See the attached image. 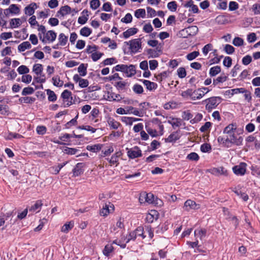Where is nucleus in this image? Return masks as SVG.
Segmentation results:
<instances>
[{"label": "nucleus", "instance_id": "obj_1", "mask_svg": "<svg viewBox=\"0 0 260 260\" xmlns=\"http://www.w3.org/2000/svg\"><path fill=\"white\" fill-rule=\"evenodd\" d=\"M243 138L241 136L237 137L235 133H233L226 137L219 136L217 138L218 142L222 146L229 148L232 145L240 146L242 145Z\"/></svg>", "mask_w": 260, "mask_h": 260}, {"label": "nucleus", "instance_id": "obj_2", "mask_svg": "<svg viewBox=\"0 0 260 260\" xmlns=\"http://www.w3.org/2000/svg\"><path fill=\"white\" fill-rule=\"evenodd\" d=\"M221 102V98L219 96H212L203 101L206 104L205 109L208 112H211L215 109Z\"/></svg>", "mask_w": 260, "mask_h": 260}, {"label": "nucleus", "instance_id": "obj_3", "mask_svg": "<svg viewBox=\"0 0 260 260\" xmlns=\"http://www.w3.org/2000/svg\"><path fill=\"white\" fill-rule=\"evenodd\" d=\"M43 67L42 64L36 63L33 66L32 71L38 76L37 78V82L39 83H44L46 81V77L43 74Z\"/></svg>", "mask_w": 260, "mask_h": 260}, {"label": "nucleus", "instance_id": "obj_4", "mask_svg": "<svg viewBox=\"0 0 260 260\" xmlns=\"http://www.w3.org/2000/svg\"><path fill=\"white\" fill-rule=\"evenodd\" d=\"M129 46V49L133 53H136L141 48V41L140 39L132 40L128 42H125Z\"/></svg>", "mask_w": 260, "mask_h": 260}, {"label": "nucleus", "instance_id": "obj_5", "mask_svg": "<svg viewBox=\"0 0 260 260\" xmlns=\"http://www.w3.org/2000/svg\"><path fill=\"white\" fill-rule=\"evenodd\" d=\"M39 35L40 39L44 43H46L47 41L53 42L55 40L56 38V34L53 30L47 31L44 35V37H42V34L40 32Z\"/></svg>", "mask_w": 260, "mask_h": 260}, {"label": "nucleus", "instance_id": "obj_6", "mask_svg": "<svg viewBox=\"0 0 260 260\" xmlns=\"http://www.w3.org/2000/svg\"><path fill=\"white\" fill-rule=\"evenodd\" d=\"M14 222L15 221L12 222L11 213H7L5 215L0 216V226L4 225L5 223H6L5 228H3V229L11 226Z\"/></svg>", "mask_w": 260, "mask_h": 260}, {"label": "nucleus", "instance_id": "obj_7", "mask_svg": "<svg viewBox=\"0 0 260 260\" xmlns=\"http://www.w3.org/2000/svg\"><path fill=\"white\" fill-rule=\"evenodd\" d=\"M154 201V196L151 193L142 192L140 194L139 202L141 204H152Z\"/></svg>", "mask_w": 260, "mask_h": 260}, {"label": "nucleus", "instance_id": "obj_8", "mask_svg": "<svg viewBox=\"0 0 260 260\" xmlns=\"http://www.w3.org/2000/svg\"><path fill=\"white\" fill-rule=\"evenodd\" d=\"M247 165L245 162H241L233 168V171L236 175L243 176L245 174L246 170Z\"/></svg>", "mask_w": 260, "mask_h": 260}, {"label": "nucleus", "instance_id": "obj_9", "mask_svg": "<svg viewBox=\"0 0 260 260\" xmlns=\"http://www.w3.org/2000/svg\"><path fill=\"white\" fill-rule=\"evenodd\" d=\"M104 98L109 101L119 102L122 99L121 95L116 94L112 91H108L104 95Z\"/></svg>", "mask_w": 260, "mask_h": 260}, {"label": "nucleus", "instance_id": "obj_10", "mask_svg": "<svg viewBox=\"0 0 260 260\" xmlns=\"http://www.w3.org/2000/svg\"><path fill=\"white\" fill-rule=\"evenodd\" d=\"M71 91L66 89L64 90L61 94V97L63 99L64 102L66 103L65 107H69L72 104V97Z\"/></svg>", "mask_w": 260, "mask_h": 260}, {"label": "nucleus", "instance_id": "obj_11", "mask_svg": "<svg viewBox=\"0 0 260 260\" xmlns=\"http://www.w3.org/2000/svg\"><path fill=\"white\" fill-rule=\"evenodd\" d=\"M128 156L132 159L140 157L142 155L141 150L138 147L128 149L127 152Z\"/></svg>", "mask_w": 260, "mask_h": 260}, {"label": "nucleus", "instance_id": "obj_12", "mask_svg": "<svg viewBox=\"0 0 260 260\" xmlns=\"http://www.w3.org/2000/svg\"><path fill=\"white\" fill-rule=\"evenodd\" d=\"M210 172L215 176L223 175L227 176L228 175V171L222 167L213 168L210 171Z\"/></svg>", "mask_w": 260, "mask_h": 260}, {"label": "nucleus", "instance_id": "obj_13", "mask_svg": "<svg viewBox=\"0 0 260 260\" xmlns=\"http://www.w3.org/2000/svg\"><path fill=\"white\" fill-rule=\"evenodd\" d=\"M183 208L186 211H189L191 209H197L199 208V205L191 200H187L185 203Z\"/></svg>", "mask_w": 260, "mask_h": 260}, {"label": "nucleus", "instance_id": "obj_14", "mask_svg": "<svg viewBox=\"0 0 260 260\" xmlns=\"http://www.w3.org/2000/svg\"><path fill=\"white\" fill-rule=\"evenodd\" d=\"M237 126L235 123H231L227 125L223 129V133L229 136L236 132Z\"/></svg>", "mask_w": 260, "mask_h": 260}, {"label": "nucleus", "instance_id": "obj_15", "mask_svg": "<svg viewBox=\"0 0 260 260\" xmlns=\"http://www.w3.org/2000/svg\"><path fill=\"white\" fill-rule=\"evenodd\" d=\"M129 84L125 81H119L115 83V86L119 91H125L128 88Z\"/></svg>", "mask_w": 260, "mask_h": 260}, {"label": "nucleus", "instance_id": "obj_16", "mask_svg": "<svg viewBox=\"0 0 260 260\" xmlns=\"http://www.w3.org/2000/svg\"><path fill=\"white\" fill-rule=\"evenodd\" d=\"M198 31V27L197 26H190L186 28L182 29V34L184 32L187 34L189 36H194Z\"/></svg>", "mask_w": 260, "mask_h": 260}, {"label": "nucleus", "instance_id": "obj_17", "mask_svg": "<svg viewBox=\"0 0 260 260\" xmlns=\"http://www.w3.org/2000/svg\"><path fill=\"white\" fill-rule=\"evenodd\" d=\"M120 152H117L114 153L110 158H106V159L109 162L111 166L115 165L117 166L118 165L119 157L121 155Z\"/></svg>", "mask_w": 260, "mask_h": 260}, {"label": "nucleus", "instance_id": "obj_18", "mask_svg": "<svg viewBox=\"0 0 260 260\" xmlns=\"http://www.w3.org/2000/svg\"><path fill=\"white\" fill-rule=\"evenodd\" d=\"M71 12V8L68 5L61 7L57 13V16L59 17L60 15L62 17L69 14Z\"/></svg>", "mask_w": 260, "mask_h": 260}, {"label": "nucleus", "instance_id": "obj_19", "mask_svg": "<svg viewBox=\"0 0 260 260\" xmlns=\"http://www.w3.org/2000/svg\"><path fill=\"white\" fill-rule=\"evenodd\" d=\"M37 8L35 3H32L24 9V12L26 15L31 16L35 13V10Z\"/></svg>", "mask_w": 260, "mask_h": 260}, {"label": "nucleus", "instance_id": "obj_20", "mask_svg": "<svg viewBox=\"0 0 260 260\" xmlns=\"http://www.w3.org/2000/svg\"><path fill=\"white\" fill-rule=\"evenodd\" d=\"M114 207L113 205H110V203L109 204H105V205L103 206V208L100 211V214L102 216H107L112 210H113Z\"/></svg>", "mask_w": 260, "mask_h": 260}, {"label": "nucleus", "instance_id": "obj_21", "mask_svg": "<svg viewBox=\"0 0 260 260\" xmlns=\"http://www.w3.org/2000/svg\"><path fill=\"white\" fill-rule=\"evenodd\" d=\"M127 77H130L136 74V68L135 66L132 64L129 66L126 65L125 69L124 72Z\"/></svg>", "mask_w": 260, "mask_h": 260}, {"label": "nucleus", "instance_id": "obj_22", "mask_svg": "<svg viewBox=\"0 0 260 260\" xmlns=\"http://www.w3.org/2000/svg\"><path fill=\"white\" fill-rule=\"evenodd\" d=\"M84 164L83 163H78L75 168L73 170L74 176H78L83 173V168Z\"/></svg>", "mask_w": 260, "mask_h": 260}, {"label": "nucleus", "instance_id": "obj_23", "mask_svg": "<svg viewBox=\"0 0 260 260\" xmlns=\"http://www.w3.org/2000/svg\"><path fill=\"white\" fill-rule=\"evenodd\" d=\"M204 96V93L198 88L196 90L192 89V100H200Z\"/></svg>", "mask_w": 260, "mask_h": 260}, {"label": "nucleus", "instance_id": "obj_24", "mask_svg": "<svg viewBox=\"0 0 260 260\" xmlns=\"http://www.w3.org/2000/svg\"><path fill=\"white\" fill-rule=\"evenodd\" d=\"M126 109H127V114H133L139 117H142L143 115V113L141 111L133 107H127Z\"/></svg>", "mask_w": 260, "mask_h": 260}, {"label": "nucleus", "instance_id": "obj_25", "mask_svg": "<svg viewBox=\"0 0 260 260\" xmlns=\"http://www.w3.org/2000/svg\"><path fill=\"white\" fill-rule=\"evenodd\" d=\"M138 32V29L137 28L132 27L128 29L126 31L123 32V36L124 38L126 39L136 34Z\"/></svg>", "mask_w": 260, "mask_h": 260}, {"label": "nucleus", "instance_id": "obj_26", "mask_svg": "<svg viewBox=\"0 0 260 260\" xmlns=\"http://www.w3.org/2000/svg\"><path fill=\"white\" fill-rule=\"evenodd\" d=\"M107 122L111 128L114 129H117L120 125L119 122L110 117L108 118Z\"/></svg>", "mask_w": 260, "mask_h": 260}, {"label": "nucleus", "instance_id": "obj_27", "mask_svg": "<svg viewBox=\"0 0 260 260\" xmlns=\"http://www.w3.org/2000/svg\"><path fill=\"white\" fill-rule=\"evenodd\" d=\"M143 83L147 89L149 90L156 89L157 87V84L155 83L151 82L148 80H144L143 81Z\"/></svg>", "mask_w": 260, "mask_h": 260}, {"label": "nucleus", "instance_id": "obj_28", "mask_svg": "<svg viewBox=\"0 0 260 260\" xmlns=\"http://www.w3.org/2000/svg\"><path fill=\"white\" fill-rule=\"evenodd\" d=\"M228 79V76L224 74H222L220 76L213 80V84L214 85H217L219 83H223Z\"/></svg>", "mask_w": 260, "mask_h": 260}, {"label": "nucleus", "instance_id": "obj_29", "mask_svg": "<svg viewBox=\"0 0 260 260\" xmlns=\"http://www.w3.org/2000/svg\"><path fill=\"white\" fill-rule=\"evenodd\" d=\"M22 24V21L19 18H13L11 19L10 25L11 28H17Z\"/></svg>", "mask_w": 260, "mask_h": 260}, {"label": "nucleus", "instance_id": "obj_30", "mask_svg": "<svg viewBox=\"0 0 260 260\" xmlns=\"http://www.w3.org/2000/svg\"><path fill=\"white\" fill-rule=\"evenodd\" d=\"M31 45L30 43L28 41L23 42L21 44H20L18 47V50L20 52H23L26 49H30L31 48Z\"/></svg>", "mask_w": 260, "mask_h": 260}, {"label": "nucleus", "instance_id": "obj_31", "mask_svg": "<svg viewBox=\"0 0 260 260\" xmlns=\"http://www.w3.org/2000/svg\"><path fill=\"white\" fill-rule=\"evenodd\" d=\"M74 227V222L70 221L66 223L61 228V232L67 233Z\"/></svg>", "mask_w": 260, "mask_h": 260}, {"label": "nucleus", "instance_id": "obj_32", "mask_svg": "<svg viewBox=\"0 0 260 260\" xmlns=\"http://www.w3.org/2000/svg\"><path fill=\"white\" fill-rule=\"evenodd\" d=\"M179 138L180 137L177 133H173L165 139V141L166 142H173L178 140Z\"/></svg>", "mask_w": 260, "mask_h": 260}, {"label": "nucleus", "instance_id": "obj_33", "mask_svg": "<svg viewBox=\"0 0 260 260\" xmlns=\"http://www.w3.org/2000/svg\"><path fill=\"white\" fill-rule=\"evenodd\" d=\"M221 72V68L220 66H216L212 67L210 69L209 74L210 76L214 77L219 74Z\"/></svg>", "mask_w": 260, "mask_h": 260}, {"label": "nucleus", "instance_id": "obj_34", "mask_svg": "<svg viewBox=\"0 0 260 260\" xmlns=\"http://www.w3.org/2000/svg\"><path fill=\"white\" fill-rule=\"evenodd\" d=\"M194 234L195 237L197 238H199L201 240H202L203 237H205L206 231L203 229H197L194 231Z\"/></svg>", "mask_w": 260, "mask_h": 260}, {"label": "nucleus", "instance_id": "obj_35", "mask_svg": "<svg viewBox=\"0 0 260 260\" xmlns=\"http://www.w3.org/2000/svg\"><path fill=\"white\" fill-rule=\"evenodd\" d=\"M135 235H134L133 232H130L128 235L126 236H123L121 238V241H122L123 242H125L124 244L127 243L129 242L131 240H135L136 239L135 237Z\"/></svg>", "mask_w": 260, "mask_h": 260}, {"label": "nucleus", "instance_id": "obj_36", "mask_svg": "<svg viewBox=\"0 0 260 260\" xmlns=\"http://www.w3.org/2000/svg\"><path fill=\"white\" fill-rule=\"evenodd\" d=\"M58 44L60 46H64L68 41V37L66 36L63 33H61L58 37Z\"/></svg>", "mask_w": 260, "mask_h": 260}, {"label": "nucleus", "instance_id": "obj_37", "mask_svg": "<svg viewBox=\"0 0 260 260\" xmlns=\"http://www.w3.org/2000/svg\"><path fill=\"white\" fill-rule=\"evenodd\" d=\"M35 99L32 97H21L19 99L20 103L31 104L34 102Z\"/></svg>", "mask_w": 260, "mask_h": 260}, {"label": "nucleus", "instance_id": "obj_38", "mask_svg": "<svg viewBox=\"0 0 260 260\" xmlns=\"http://www.w3.org/2000/svg\"><path fill=\"white\" fill-rule=\"evenodd\" d=\"M66 164V163L60 164L57 167H52L50 169V172L52 174H57L59 172L60 169L63 168Z\"/></svg>", "mask_w": 260, "mask_h": 260}, {"label": "nucleus", "instance_id": "obj_39", "mask_svg": "<svg viewBox=\"0 0 260 260\" xmlns=\"http://www.w3.org/2000/svg\"><path fill=\"white\" fill-rule=\"evenodd\" d=\"M168 123L173 127H179L181 125V120L179 118H172L171 120H168Z\"/></svg>", "mask_w": 260, "mask_h": 260}, {"label": "nucleus", "instance_id": "obj_40", "mask_svg": "<svg viewBox=\"0 0 260 260\" xmlns=\"http://www.w3.org/2000/svg\"><path fill=\"white\" fill-rule=\"evenodd\" d=\"M135 235V238H137V237H142L143 239L145 237V236H144L143 235V228L142 226H139L137 228V229L132 232Z\"/></svg>", "mask_w": 260, "mask_h": 260}, {"label": "nucleus", "instance_id": "obj_41", "mask_svg": "<svg viewBox=\"0 0 260 260\" xmlns=\"http://www.w3.org/2000/svg\"><path fill=\"white\" fill-rule=\"evenodd\" d=\"M181 96L185 99H190L192 100V89H187L186 90L182 91Z\"/></svg>", "mask_w": 260, "mask_h": 260}, {"label": "nucleus", "instance_id": "obj_42", "mask_svg": "<svg viewBox=\"0 0 260 260\" xmlns=\"http://www.w3.org/2000/svg\"><path fill=\"white\" fill-rule=\"evenodd\" d=\"M146 16V12L144 9H139L135 12V16L137 18H144Z\"/></svg>", "mask_w": 260, "mask_h": 260}, {"label": "nucleus", "instance_id": "obj_43", "mask_svg": "<svg viewBox=\"0 0 260 260\" xmlns=\"http://www.w3.org/2000/svg\"><path fill=\"white\" fill-rule=\"evenodd\" d=\"M86 69V66L84 64L82 63L78 68V72L80 74V76H84L87 74Z\"/></svg>", "mask_w": 260, "mask_h": 260}, {"label": "nucleus", "instance_id": "obj_44", "mask_svg": "<svg viewBox=\"0 0 260 260\" xmlns=\"http://www.w3.org/2000/svg\"><path fill=\"white\" fill-rule=\"evenodd\" d=\"M47 94L48 96V99L49 101L54 102L56 100L57 97L53 91H52L50 89H47Z\"/></svg>", "mask_w": 260, "mask_h": 260}, {"label": "nucleus", "instance_id": "obj_45", "mask_svg": "<svg viewBox=\"0 0 260 260\" xmlns=\"http://www.w3.org/2000/svg\"><path fill=\"white\" fill-rule=\"evenodd\" d=\"M8 10L12 14H17L20 12L19 7L15 4H12L10 6Z\"/></svg>", "mask_w": 260, "mask_h": 260}, {"label": "nucleus", "instance_id": "obj_46", "mask_svg": "<svg viewBox=\"0 0 260 260\" xmlns=\"http://www.w3.org/2000/svg\"><path fill=\"white\" fill-rule=\"evenodd\" d=\"M52 81L53 85L57 87H61L63 84V81L61 80L58 76L53 77Z\"/></svg>", "mask_w": 260, "mask_h": 260}, {"label": "nucleus", "instance_id": "obj_47", "mask_svg": "<svg viewBox=\"0 0 260 260\" xmlns=\"http://www.w3.org/2000/svg\"><path fill=\"white\" fill-rule=\"evenodd\" d=\"M5 138L7 140H12L13 138L21 139L23 138V136L19 134L10 132Z\"/></svg>", "mask_w": 260, "mask_h": 260}, {"label": "nucleus", "instance_id": "obj_48", "mask_svg": "<svg viewBox=\"0 0 260 260\" xmlns=\"http://www.w3.org/2000/svg\"><path fill=\"white\" fill-rule=\"evenodd\" d=\"M80 33L83 36L88 37L91 33V30L87 27H84L81 29Z\"/></svg>", "mask_w": 260, "mask_h": 260}, {"label": "nucleus", "instance_id": "obj_49", "mask_svg": "<svg viewBox=\"0 0 260 260\" xmlns=\"http://www.w3.org/2000/svg\"><path fill=\"white\" fill-rule=\"evenodd\" d=\"M133 90L136 94H141L143 92L144 90L143 87L139 84H135L133 87Z\"/></svg>", "mask_w": 260, "mask_h": 260}, {"label": "nucleus", "instance_id": "obj_50", "mask_svg": "<svg viewBox=\"0 0 260 260\" xmlns=\"http://www.w3.org/2000/svg\"><path fill=\"white\" fill-rule=\"evenodd\" d=\"M86 149L91 152H96L101 149V146L99 144L94 145H88L86 147Z\"/></svg>", "mask_w": 260, "mask_h": 260}, {"label": "nucleus", "instance_id": "obj_51", "mask_svg": "<svg viewBox=\"0 0 260 260\" xmlns=\"http://www.w3.org/2000/svg\"><path fill=\"white\" fill-rule=\"evenodd\" d=\"M17 71L20 74H27L29 72V69L24 65H21L17 69Z\"/></svg>", "mask_w": 260, "mask_h": 260}, {"label": "nucleus", "instance_id": "obj_52", "mask_svg": "<svg viewBox=\"0 0 260 260\" xmlns=\"http://www.w3.org/2000/svg\"><path fill=\"white\" fill-rule=\"evenodd\" d=\"M63 151L67 154L74 155L76 154L78 150L76 148L66 147Z\"/></svg>", "mask_w": 260, "mask_h": 260}, {"label": "nucleus", "instance_id": "obj_53", "mask_svg": "<svg viewBox=\"0 0 260 260\" xmlns=\"http://www.w3.org/2000/svg\"><path fill=\"white\" fill-rule=\"evenodd\" d=\"M43 204L40 200L37 201L34 206H32L29 209L30 211L34 212L37 209H39L42 206Z\"/></svg>", "mask_w": 260, "mask_h": 260}, {"label": "nucleus", "instance_id": "obj_54", "mask_svg": "<svg viewBox=\"0 0 260 260\" xmlns=\"http://www.w3.org/2000/svg\"><path fill=\"white\" fill-rule=\"evenodd\" d=\"M113 250V247L111 245H107L103 250V253L105 255L108 256Z\"/></svg>", "mask_w": 260, "mask_h": 260}, {"label": "nucleus", "instance_id": "obj_55", "mask_svg": "<svg viewBox=\"0 0 260 260\" xmlns=\"http://www.w3.org/2000/svg\"><path fill=\"white\" fill-rule=\"evenodd\" d=\"M34 89L31 87H25L22 91V95L31 94L34 93Z\"/></svg>", "mask_w": 260, "mask_h": 260}, {"label": "nucleus", "instance_id": "obj_56", "mask_svg": "<svg viewBox=\"0 0 260 260\" xmlns=\"http://www.w3.org/2000/svg\"><path fill=\"white\" fill-rule=\"evenodd\" d=\"M244 41L239 37H236L233 41V44L236 46H241L243 45Z\"/></svg>", "mask_w": 260, "mask_h": 260}, {"label": "nucleus", "instance_id": "obj_57", "mask_svg": "<svg viewBox=\"0 0 260 260\" xmlns=\"http://www.w3.org/2000/svg\"><path fill=\"white\" fill-rule=\"evenodd\" d=\"M177 104L174 102H170L165 104L164 107L165 109H175L177 107Z\"/></svg>", "mask_w": 260, "mask_h": 260}, {"label": "nucleus", "instance_id": "obj_58", "mask_svg": "<svg viewBox=\"0 0 260 260\" xmlns=\"http://www.w3.org/2000/svg\"><path fill=\"white\" fill-rule=\"evenodd\" d=\"M100 6V2L99 0H92L90 3V8L93 10H96Z\"/></svg>", "mask_w": 260, "mask_h": 260}, {"label": "nucleus", "instance_id": "obj_59", "mask_svg": "<svg viewBox=\"0 0 260 260\" xmlns=\"http://www.w3.org/2000/svg\"><path fill=\"white\" fill-rule=\"evenodd\" d=\"M167 7L170 11L174 12L177 10V5L176 2L172 1L168 4Z\"/></svg>", "mask_w": 260, "mask_h": 260}, {"label": "nucleus", "instance_id": "obj_60", "mask_svg": "<svg viewBox=\"0 0 260 260\" xmlns=\"http://www.w3.org/2000/svg\"><path fill=\"white\" fill-rule=\"evenodd\" d=\"M211 149V145L208 143H204L201 146V150L203 152H208Z\"/></svg>", "mask_w": 260, "mask_h": 260}, {"label": "nucleus", "instance_id": "obj_61", "mask_svg": "<svg viewBox=\"0 0 260 260\" xmlns=\"http://www.w3.org/2000/svg\"><path fill=\"white\" fill-rule=\"evenodd\" d=\"M177 75L180 78H184L186 75V72L185 68H179L177 70Z\"/></svg>", "mask_w": 260, "mask_h": 260}, {"label": "nucleus", "instance_id": "obj_62", "mask_svg": "<svg viewBox=\"0 0 260 260\" xmlns=\"http://www.w3.org/2000/svg\"><path fill=\"white\" fill-rule=\"evenodd\" d=\"M132 16L130 13H127L125 15L124 17L122 18L121 21L122 22H124L125 23H128L132 22Z\"/></svg>", "mask_w": 260, "mask_h": 260}, {"label": "nucleus", "instance_id": "obj_63", "mask_svg": "<svg viewBox=\"0 0 260 260\" xmlns=\"http://www.w3.org/2000/svg\"><path fill=\"white\" fill-rule=\"evenodd\" d=\"M224 49L226 53L229 54H232L235 51V48L229 44L225 45Z\"/></svg>", "mask_w": 260, "mask_h": 260}, {"label": "nucleus", "instance_id": "obj_64", "mask_svg": "<svg viewBox=\"0 0 260 260\" xmlns=\"http://www.w3.org/2000/svg\"><path fill=\"white\" fill-rule=\"evenodd\" d=\"M252 10L255 15L260 14V5L258 4H254L252 7Z\"/></svg>", "mask_w": 260, "mask_h": 260}]
</instances>
